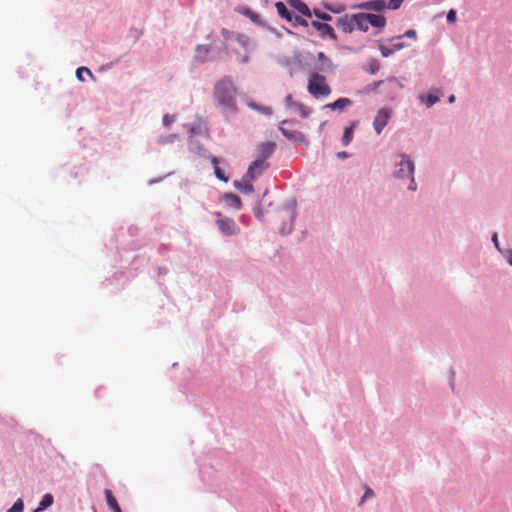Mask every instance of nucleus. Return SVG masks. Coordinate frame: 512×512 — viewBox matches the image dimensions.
<instances>
[{"mask_svg": "<svg viewBox=\"0 0 512 512\" xmlns=\"http://www.w3.org/2000/svg\"><path fill=\"white\" fill-rule=\"evenodd\" d=\"M290 23L296 27V26H303V27H307L308 26V21L304 18H302L301 16L299 15H294L293 14V21H290Z\"/></svg>", "mask_w": 512, "mask_h": 512, "instance_id": "nucleus-28", "label": "nucleus"}, {"mask_svg": "<svg viewBox=\"0 0 512 512\" xmlns=\"http://www.w3.org/2000/svg\"><path fill=\"white\" fill-rule=\"evenodd\" d=\"M357 29L363 32H367L369 29V23L366 18V13H358V20L356 21Z\"/></svg>", "mask_w": 512, "mask_h": 512, "instance_id": "nucleus-22", "label": "nucleus"}, {"mask_svg": "<svg viewBox=\"0 0 512 512\" xmlns=\"http://www.w3.org/2000/svg\"><path fill=\"white\" fill-rule=\"evenodd\" d=\"M307 89L314 98L327 97L331 94V88L327 84L325 76L317 72L309 75Z\"/></svg>", "mask_w": 512, "mask_h": 512, "instance_id": "nucleus-2", "label": "nucleus"}, {"mask_svg": "<svg viewBox=\"0 0 512 512\" xmlns=\"http://www.w3.org/2000/svg\"><path fill=\"white\" fill-rule=\"evenodd\" d=\"M217 104L224 110L235 113L237 111V88L231 78L225 76L218 80L213 89Z\"/></svg>", "mask_w": 512, "mask_h": 512, "instance_id": "nucleus-1", "label": "nucleus"}, {"mask_svg": "<svg viewBox=\"0 0 512 512\" xmlns=\"http://www.w3.org/2000/svg\"><path fill=\"white\" fill-rule=\"evenodd\" d=\"M402 38H403V36H397V37H393L390 40V45H391V47H393V49H395V52L399 51L405 47V45L401 42Z\"/></svg>", "mask_w": 512, "mask_h": 512, "instance_id": "nucleus-26", "label": "nucleus"}, {"mask_svg": "<svg viewBox=\"0 0 512 512\" xmlns=\"http://www.w3.org/2000/svg\"><path fill=\"white\" fill-rule=\"evenodd\" d=\"M269 164L264 159H257L253 161L248 167L247 176L248 180H255L258 176H260L267 168Z\"/></svg>", "mask_w": 512, "mask_h": 512, "instance_id": "nucleus-6", "label": "nucleus"}, {"mask_svg": "<svg viewBox=\"0 0 512 512\" xmlns=\"http://www.w3.org/2000/svg\"><path fill=\"white\" fill-rule=\"evenodd\" d=\"M224 199L229 205L233 206L234 208H236V209L241 208L242 203H241V199L238 195L233 194V193H228V194L224 195Z\"/></svg>", "mask_w": 512, "mask_h": 512, "instance_id": "nucleus-21", "label": "nucleus"}, {"mask_svg": "<svg viewBox=\"0 0 512 512\" xmlns=\"http://www.w3.org/2000/svg\"><path fill=\"white\" fill-rule=\"evenodd\" d=\"M236 39L237 42L244 48H246L249 44V38L243 34H238Z\"/></svg>", "mask_w": 512, "mask_h": 512, "instance_id": "nucleus-35", "label": "nucleus"}, {"mask_svg": "<svg viewBox=\"0 0 512 512\" xmlns=\"http://www.w3.org/2000/svg\"><path fill=\"white\" fill-rule=\"evenodd\" d=\"M396 166L397 169L394 175L399 179L410 178L414 173V163L406 155H400V160L396 163Z\"/></svg>", "mask_w": 512, "mask_h": 512, "instance_id": "nucleus-3", "label": "nucleus"}, {"mask_svg": "<svg viewBox=\"0 0 512 512\" xmlns=\"http://www.w3.org/2000/svg\"><path fill=\"white\" fill-rule=\"evenodd\" d=\"M492 241H493L495 247L500 251L497 233L493 234Z\"/></svg>", "mask_w": 512, "mask_h": 512, "instance_id": "nucleus-42", "label": "nucleus"}, {"mask_svg": "<svg viewBox=\"0 0 512 512\" xmlns=\"http://www.w3.org/2000/svg\"><path fill=\"white\" fill-rule=\"evenodd\" d=\"M53 501H54V498H53L52 494H49V493L45 494L42 497V499H41V501L39 503L38 508H36L34 510V512H40V511L48 508L49 506H51L53 504Z\"/></svg>", "mask_w": 512, "mask_h": 512, "instance_id": "nucleus-20", "label": "nucleus"}, {"mask_svg": "<svg viewBox=\"0 0 512 512\" xmlns=\"http://www.w3.org/2000/svg\"><path fill=\"white\" fill-rule=\"evenodd\" d=\"M253 180H248L247 176L244 175L242 181H235L234 186L237 190L244 194H250L254 191V186L252 185Z\"/></svg>", "mask_w": 512, "mask_h": 512, "instance_id": "nucleus-11", "label": "nucleus"}, {"mask_svg": "<svg viewBox=\"0 0 512 512\" xmlns=\"http://www.w3.org/2000/svg\"><path fill=\"white\" fill-rule=\"evenodd\" d=\"M317 59L321 63L320 70H322V71H324L332 66L331 60L323 52H319L317 54Z\"/></svg>", "mask_w": 512, "mask_h": 512, "instance_id": "nucleus-23", "label": "nucleus"}, {"mask_svg": "<svg viewBox=\"0 0 512 512\" xmlns=\"http://www.w3.org/2000/svg\"><path fill=\"white\" fill-rule=\"evenodd\" d=\"M366 18L368 20L369 26L384 28L386 25V19L382 15L377 14H366Z\"/></svg>", "mask_w": 512, "mask_h": 512, "instance_id": "nucleus-14", "label": "nucleus"}, {"mask_svg": "<svg viewBox=\"0 0 512 512\" xmlns=\"http://www.w3.org/2000/svg\"><path fill=\"white\" fill-rule=\"evenodd\" d=\"M455 101V96L454 95H451L449 97V103H453Z\"/></svg>", "mask_w": 512, "mask_h": 512, "instance_id": "nucleus-50", "label": "nucleus"}, {"mask_svg": "<svg viewBox=\"0 0 512 512\" xmlns=\"http://www.w3.org/2000/svg\"><path fill=\"white\" fill-rule=\"evenodd\" d=\"M288 4L306 17L312 16V11L302 0H287Z\"/></svg>", "mask_w": 512, "mask_h": 512, "instance_id": "nucleus-10", "label": "nucleus"}, {"mask_svg": "<svg viewBox=\"0 0 512 512\" xmlns=\"http://www.w3.org/2000/svg\"><path fill=\"white\" fill-rule=\"evenodd\" d=\"M286 103H287V105L294 106L295 103L292 102V96L291 95H288L286 97Z\"/></svg>", "mask_w": 512, "mask_h": 512, "instance_id": "nucleus-45", "label": "nucleus"}, {"mask_svg": "<svg viewBox=\"0 0 512 512\" xmlns=\"http://www.w3.org/2000/svg\"><path fill=\"white\" fill-rule=\"evenodd\" d=\"M505 257L510 265H512V250H507Z\"/></svg>", "mask_w": 512, "mask_h": 512, "instance_id": "nucleus-43", "label": "nucleus"}, {"mask_svg": "<svg viewBox=\"0 0 512 512\" xmlns=\"http://www.w3.org/2000/svg\"><path fill=\"white\" fill-rule=\"evenodd\" d=\"M328 9H329L330 11L334 12V13H339V12H341V11H344V9H345V8H344V7H342L341 9H332V8L328 7Z\"/></svg>", "mask_w": 512, "mask_h": 512, "instance_id": "nucleus-47", "label": "nucleus"}, {"mask_svg": "<svg viewBox=\"0 0 512 512\" xmlns=\"http://www.w3.org/2000/svg\"><path fill=\"white\" fill-rule=\"evenodd\" d=\"M311 25L320 33L321 37H328L332 40L337 39L335 31L331 25L319 21H312Z\"/></svg>", "mask_w": 512, "mask_h": 512, "instance_id": "nucleus-7", "label": "nucleus"}, {"mask_svg": "<svg viewBox=\"0 0 512 512\" xmlns=\"http://www.w3.org/2000/svg\"><path fill=\"white\" fill-rule=\"evenodd\" d=\"M336 25L345 33L353 32L351 15H344L337 19Z\"/></svg>", "mask_w": 512, "mask_h": 512, "instance_id": "nucleus-12", "label": "nucleus"}, {"mask_svg": "<svg viewBox=\"0 0 512 512\" xmlns=\"http://www.w3.org/2000/svg\"><path fill=\"white\" fill-rule=\"evenodd\" d=\"M105 496H106L107 504L113 512H122V510H121V508L111 490L106 489Z\"/></svg>", "mask_w": 512, "mask_h": 512, "instance_id": "nucleus-18", "label": "nucleus"}, {"mask_svg": "<svg viewBox=\"0 0 512 512\" xmlns=\"http://www.w3.org/2000/svg\"><path fill=\"white\" fill-rule=\"evenodd\" d=\"M275 8L277 10V13L278 15L282 18V19H285L286 21L290 22V21H293V13H291L286 5L283 3V2H276L275 3Z\"/></svg>", "mask_w": 512, "mask_h": 512, "instance_id": "nucleus-15", "label": "nucleus"}, {"mask_svg": "<svg viewBox=\"0 0 512 512\" xmlns=\"http://www.w3.org/2000/svg\"><path fill=\"white\" fill-rule=\"evenodd\" d=\"M382 83H383V81L374 82L373 86H372V90H376Z\"/></svg>", "mask_w": 512, "mask_h": 512, "instance_id": "nucleus-46", "label": "nucleus"}, {"mask_svg": "<svg viewBox=\"0 0 512 512\" xmlns=\"http://www.w3.org/2000/svg\"><path fill=\"white\" fill-rule=\"evenodd\" d=\"M391 116L392 110L389 108L384 107L378 110L373 121L374 130L378 135L381 134L383 129L387 126Z\"/></svg>", "mask_w": 512, "mask_h": 512, "instance_id": "nucleus-5", "label": "nucleus"}, {"mask_svg": "<svg viewBox=\"0 0 512 512\" xmlns=\"http://www.w3.org/2000/svg\"><path fill=\"white\" fill-rule=\"evenodd\" d=\"M313 14L318 18V19H321L323 21H330L332 19V17L327 14V13H324V12H321L320 10L318 9H314L313 11Z\"/></svg>", "mask_w": 512, "mask_h": 512, "instance_id": "nucleus-33", "label": "nucleus"}, {"mask_svg": "<svg viewBox=\"0 0 512 512\" xmlns=\"http://www.w3.org/2000/svg\"><path fill=\"white\" fill-rule=\"evenodd\" d=\"M358 7L362 8V9H369V10H373V11L379 12V11L384 9L385 1H383V0H373V1H370V2H367V3H363V4L359 5Z\"/></svg>", "mask_w": 512, "mask_h": 512, "instance_id": "nucleus-17", "label": "nucleus"}, {"mask_svg": "<svg viewBox=\"0 0 512 512\" xmlns=\"http://www.w3.org/2000/svg\"><path fill=\"white\" fill-rule=\"evenodd\" d=\"M248 106L253 109V110H257L265 115H271L272 114V109L271 107L269 106H262V105H259L255 102H249L248 103Z\"/></svg>", "mask_w": 512, "mask_h": 512, "instance_id": "nucleus-24", "label": "nucleus"}, {"mask_svg": "<svg viewBox=\"0 0 512 512\" xmlns=\"http://www.w3.org/2000/svg\"><path fill=\"white\" fill-rule=\"evenodd\" d=\"M81 73H86L91 78H94V76H93V74H92V72H91V70L89 68H87V67H79L77 69V71H76V76H77L78 80L81 81V82L85 81L84 77L81 76Z\"/></svg>", "mask_w": 512, "mask_h": 512, "instance_id": "nucleus-30", "label": "nucleus"}, {"mask_svg": "<svg viewBox=\"0 0 512 512\" xmlns=\"http://www.w3.org/2000/svg\"><path fill=\"white\" fill-rule=\"evenodd\" d=\"M222 33H223V35H224V36H227V35H228V31H227L226 29H223V30H222Z\"/></svg>", "mask_w": 512, "mask_h": 512, "instance_id": "nucleus-51", "label": "nucleus"}, {"mask_svg": "<svg viewBox=\"0 0 512 512\" xmlns=\"http://www.w3.org/2000/svg\"><path fill=\"white\" fill-rule=\"evenodd\" d=\"M353 128H354V125L351 126V127H347L344 130V134H343V137H342L343 145L347 146L352 141V138H353Z\"/></svg>", "mask_w": 512, "mask_h": 512, "instance_id": "nucleus-25", "label": "nucleus"}, {"mask_svg": "<svg viewBox=\"0 0 512 512\" xmlns=\"http://www.w3.org/2000/svg\"><path fill=\"white\" fill-rule=\"evenodd\" d=\"M402 36L408 38H416V31L413 29L407 30Z\"/></svg>", "mask_w": 512, "mask_h": 512, "instance_id": "nucleus-40", "label": "nucleus"}, {"mask_svg": "<svg viewBox=\"0 0 512 512\" xmlns=\"http://www.w3.org/2000/svg\"><path fill=\"white\" fill-rule=\"evenodd\" d=\"M373 496H374L373 490L370 489L369 487H367L366 490H365V493H364V495L362 497L361 502H363L365 499L373 497Z\"/></svg>", "mask_w": 512, "mask_h": 512, "instance_id": "nucleus-37", "label": "nucleus"}, {"mask_svg": "<svg viewBox=\"0 0 512 512\" xmlns=\"http://www.w3.org/2000/svg\"><path fill=\"white\" fill-rule=\"evenodd\" d=\"M210 54V48L207 45H197L195 49V59L198 62L204 63L208 61V56Z\"/></svg>", "mask_w": 512, "mask_h": 512, "instance_id": "nucleus-13", "label": "nucleus"}, {"mask_svg": "<svg viewBox=\"0 0 512 512\" xmlns=\"http://www.w3.org/2000/svg\"><path fill=\"white\" fill-rule=\"evenodd\" d=\"M421 100L425 101L427 107H431L432 105L439 101V97L433 94H428L426 97L421 96Z\"/></svg>", "mask_w": 512, "mask_h": 512, "instance_id": "nucleus-29", "label": "nucleus"}, {"mask_svg": "<svg viewBox=\"0 0 512 512\" xmlns=\"http://www.w3.org/2000/svg\"><path fill=\"white\" fill-rule=\"evenodd\" d=\"M410 179H411V183L409 185V189L416 190V184H415L413 175L410 177Z\"/></svg>", "mask_w": 512, "mask_h": 512, "instance_id": "nucleus-44", "label": "nucleus"}, {"mask_svg": "<svg viewBox=\"0 0 512 512\" xmlns=\"http://www.w3.org/2000/svg\"><path fill=\"white\" fill-rule=\"evenodd\" d=\"M241 62L242 63H247L248 62V56L245 55L242 59H241Z\"/></svg>", "mask_w": 512, "mask_h": 512, "instance_id": "nucleus-49", "label": "nucleus"}, {"mask_svg": "<svg viewBox=\"0 0 512 512\" xmlns=\"http://www.w3.org/2000/svg\"><path fill=\"white\" fill-rule=\"evenodd\" d=\"M288 124H291V121H288V120H284L279 129L280 131L282 132V134L289 140H294V141H304L305 140V136L302 132L300 131H297V130H290L288 128H286L285 126L288 125Z\"/></svg>", "mask_w": 512, "mask_h": 512, "instance_id": "nucleus-8", "label": "nucleus"}, {"mask_svg": "<svg viewBox=\"0 0 512 512\" xmlns=\"http://www.w3.org/2000/svg\"><path fill=\"white\" fill-rule=\"evenodd\" d=\"M353 31L357 29L356 21L358 20V14L351 15Z\"/></svg>", "mask_w": 512, "mask_h": 512, "instance_id": "nucleus-41", "label": "nucleus"}, {"mask_svg": "<svg viewBox=\"0 0 512 512\" xmlns=\"http://www.w3.org/2000/svg\"><path fill=\"white\" fill-rule=\"evenodd\" d=\"M210 160H211V163L214 165V173H215V176L223 181V182H227L228 181V178L225 176V173L224 171L218 167V164H219V160L216 156H211L210 157Z\"/></svg>", "mask_w": 512, "mask_h": 512, "instance_id": "nucleus-19", "label": "nucleus"}, {"mask_svg": "<svg viewBox=\"0 0 512 512\" xmlns=\"http://www.w3.org/2000/svg\"><path fill=\"white\" fill-rule=\"evenodd\" d=\"M447 20H448V22H455L456 21V12L454 10H450L448 12Z\"/></svg>", "mask_w": 512, "mask_h": 512, "instance_id": "nucleus-38", "label": "nucleus"}, {"mask_svg": "<svg viewBox=\"0 0 512 512\" xmlns=\"http://www.w3.org/2000/svg\"><path fill=\"white\" fill-rule=\"evenodd\" d=\"M24 509V504L22 500L18 499L12 507L8 510V512H22Z\"/></svg>", "mask_w": 512, "mask_h": 512, "instance_id": "nucleus-32", "label": "nucleus"}, {"mask_svg": "<svg viewBox=\"0 0 512 512\" xmlns=\"http://www.w3.org/2000/svg\"><path fill=\"white\" fill-rule=\"evenodd\" d=\"M387 83L391 87V89H401L403 87L402 84L395 77L389 78L387 80Z\"/></svg>", "mask_w": 512, "mask_h": 512, "instance_id": "nucleus-34", "label": "nucleus"}, {"mask_svg": "<svg viewBox=\"0 0 512 512\" xmlns=\"http://www.w3.org/2000/svg\"><path fill=\"white\" fill-rule=\"evenodd\" d=\"M379 50L383 57H389L395 53V49H393V47H391L390 44L389 45L380 44Z\"/></svg>", "mask_w": 512, "mask_h": 512, "instance_id": "nucleus-27", "label": "nucleus"}, {"mask_svg": "<svg viewBox=\"0 0 512 512\" xmlns=\"http://www.w3.org/2000/svg\"><path fill=\"white\" fill-rule=\"evenodd\" d=\"M215 215L218 228L224 235L231 236L239 233L240 228L233 219L224 217L220 213H215Z\"/></svg>", "mask_w": 512, "mask_h": 512, "instance_id": "nucleus-4", "label": "nucleus"}, {"mask_svg": "<svg viewBox=\"0 0 512 512\" xmlns=\"http://www.w3.org/2000/svg\"><path fill=\"white\" fill-rule=\"evenodd\" d=\"M294 107L297 108L301 117L306 118L309 116L310 110L305 105H303L301 103H295Z\"/></svg>", "mask_w": 512, "mask_h": 512, "instance_id": "nucleus-31", "label": "nucleus"}, {"mask_svg": "<svg viewBox=\"0 0 512 512\" xmlns=\"http://www.w3.org/2000/svg\"><path fill=\"white\" fill-rule=\"evenodd\" d=\"M274 149H275V144L273 142L262 143L259 146V153L261 156L260 159H264L266 161V159L272 155Z\"/></svg>", "mask_w": 512, "mask_h": 512, "instance_id": "nucleus-16", "label": "nucleus"}, {"mask_svg": "<svg viewBox=\"0 0 512 512\" xmlns=\"http://www.w3.org/2000/svg\"><path fill=\"white\" fill-rule=\"evenodd\" d=\"M172 122H173V117L172 116H170L168 114L164 115V117H163V124L165 126L168 127Z\"/></svg>", "mask_w": 512, "mask_h": 512, "instance_id": "nucleus-39", "label": "nucleus"}, {"mask_svg": "<svg viewBox=\"0 0 512 512\" xmlns=\"http://www.w3.org/2000/svg\"><path fill=\"white\" fill-rule=\"evenodd\" d=\"M404 0H389V3H388V8L389 9H393V10H396L398 9L401 4L403 3Z\"/></svg>", "mask_w": 512, "mask_h": 512, "instance_id": "nucleus-36", "label": "nucleus"}, {"mask_svg": "<svg viewBox=\"0 0 512 512\" xmlns=\"http://www.w3.org/2000/svg\"><path fill=\"white\" fill-rule=\"evenodd\" d=\"M353 104L352 100L349 98H339L336 101L326 104L324 109H330L333 111H343L347 107H350Z\"/></svg>", "mask_w": 512, "mask_h": 512, "instance_id": "nucleus-9", "label": "nucleus"}, {"mask_svg": "<svg viewBox=\"0 0 512 512\" xmlns=\"http://www.w3.org/2000/svg\"><path fill=\"white\" fill-rule=\"evenodd\" d=\"M338 157L345 158V157H347V153L346 152H339L338 153Z\"/></svg>", "mask_w": 512, "mask_h": 512, "instance_id": "nucleus-48", "label": "nucleus"}]
</instances>
